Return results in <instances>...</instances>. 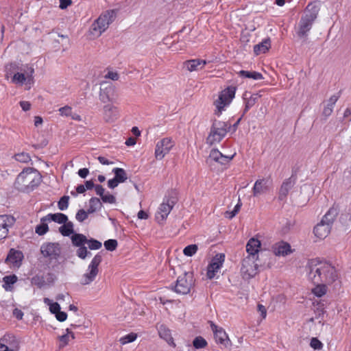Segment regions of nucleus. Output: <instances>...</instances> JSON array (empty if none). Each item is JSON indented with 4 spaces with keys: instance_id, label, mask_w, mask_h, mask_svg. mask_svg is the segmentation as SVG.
I'll return each mask as SVG.
<instances>
[{
    "instance_id": "obj_61",
    "label": "nucleus",
    "mask_w": 351,
    "mask_h": 351,
    "mask_svg": "<svg viewBox=\"0 0 351 351\" xmlns=\"http://www.w3.org/2000/svg\"><path fill=\"white\" fill-rule=\"evenodd\" d=\"M71 0H60V8L62 10L66 9L69 5H71Z\"/></svg>"
},
{
    "instance_id": "obj_12",
    "label": "nucleus",
    "mask_w": 351,
    "mask_h": 351,
    "mask_svg": "<svg viewBox=\"0 0 351 351\" xmlns=\"http://www.w3.org/2000/svg\"><path fill=\"white\" fill-rule=\"evenodd\" d=\"M40 252L45 258L57 259L61 254V247L58 243H44L40 246Z\"/></svg>"
},
{
    "instance_id": "obj_33",
    "label": "nucleus",
    "mask_w": 351,
    "mask_h": 351,
    "mask_svg": "<svg viewBox=\"0 0 351 351\" xmlns=\"http://www.w3.org/2000/svg\"><path fill=\"white\" fill-rule=\"evenodd\" d=\"M239 76L245 78H252L255 80H263V76L261 73L256 71H249L241 70L239 72Z\"/></svg>"
},
{
    "instance_id": "obj_53",
    "label": "nucleus",
    "mask_w": 351,
    "mask_h": 351,
    "mask_svg": "<svg viewBox=\"0 0 351 351\" xmlns=\"http://www.w3.org/2000/svg\"><path fill=\"white\" fill-rule=\"evenodd\" d=\"M58 111L60 112V114L61 116L70 117V115H71L72 108L69 106H65L59 108Z\"/></svg>"
},
{
    "instance_id": "obj_18",
    "label": "nucleus",
    "mask_w": 351,
    "mask_h": 351,
    "mask_svg": "<svg viewBox=\"0 0 351 351\" xmlns=\"http://www.w3.org/2000/svg\"><path fill=\"white\" fill-rule=\"evenodd\" d=\"M115 88L112 84H106V86L100 88L99 99L103 103L112 101L115 99Z\"/></svg>"
},
{
    "instance_id": "obj_13",
    "label": "nucleus",
    "mask_w": 351,
    "mask_h": 351,
    "mask_svg": "<svg viewBox=\"0 0 351 351\" xmlns=\"http://www.w3.org/2000/svg\"><path fill=\"white\" fill-rule=\"evenodd\" d=\"M225 255L223 254H218L212 258L207 267L206 276L208 278L213 279L215 276L216 273L222 267Z\"/></svg>"
},
{
    "instance_id": "obj_63",
    "label": "nucleus",
    "mask_w": 351,
    "mask_h": 351,
    "mask_svg": "<svg viewBox=\"0 0 351 351\" xmlns=\"http://www.w3.org/2000/svg\"><path fill=\"white\" fill-rule=\"evenodd\" d=\"M88 173H89V171H88V169L87 168L80 169L78 171V175L82 178H85L88 176Z\"/></svg>"
},
{
    "instance_id": "obj_57",
    "label": "nucleus",
    "mask_w": 351,
    "mask_h": 351,
    "mask_svg": "<svg viewBox=\"0 0 351 351\" xmlns=\"http://www.w3.org/2000/svg\"><path fill=\"white\" fill-rule=\"evenodd\" d=\"M86 191V188L84 185L80 184L76 187V192L71 191V195L75 197L77 196V193H84Z\"/></svg>"
},
{
    "instance_id": "obj_14",
    "label": "nucleus",
    "mask_w": 351,
    "mask_h": 351,
    "mask_svg": "<svg viewBox=\"0 0 351 351\" xmlns=\"http://www.w3.org/2000/svg\"><path fill=\"white\" fill-rule=\"evenodd\" d=\"M297 176L295 174H292L291 177L285 179L280 188L278 193V199L280 201H284L287 199V197L289 191L292 189L296 183Z\"/></svg>"
},
{
    "instance_id": "obj_25",
    "label": "nucleus",
    "mask_w": 351,
    "mask_h": 351,
    "mask_svg": "<svg viewBox=\"0 0 351 351\" xmlns=\"http://www.w3.org/2000/svg\"><path fill=\"white\" fill-rule=\"evenodd\" d=\"M206 64L205 60L199 59H193L186 60L184 62V67L188 71L192 72L202 69Z\"/></svg>"
},
{
    "instance_id": "obj_56",
    "label": "nucleus",
    "mask_w": 351,
    "mask_h": 351,
    "mask_svg": "<svg viewBox=\"0 0 351 351\" xmlns=\"http://www.w3.org/2000/svg\"><path fill=\"white\" fill-rule=\"evenodd\" d=\"M49 310L51 313L56 315L60 310V306L58 302H53L49 306Z\"/></svg>"
},
{
    "instance_id": "obj_62",
    "label": "nucleus",
    "mask_w": 351,
    "mask_h": 351,
    "mask_svg": "<svg viewBox=\"0 0 351 351\" xmlns=\"http://www.w3.org/2000/svg\"><path fill=\"white\" fill-rule=\"evenodd\" d=\"M107 78L111 79L112 80H118L119 75L117 72L109 71L106 76Z\"/></svg>"
},
{
    "instance_id": "obj_15",
    "label": "nucleus",
    "mask_w": 351,
    "mask_h": 351,
    "mask_svg": "<svg viewBox=\"0 0 351 351\" xmlns=\"http://www.w3.org/2000/svg\"><path fill=\"white\" fill-rule=\"evenodd\" d=\"M14 222L15 219L11 215H0V240L7 237L9 228L12 227Z\"/></svg>"
},
{
    "instance_id": "obj_39",
    "label": "nucleus",
    "mask_w": 351,
    "mask_h": 351,
    "mask_svg": "<svg viewBox=\"0 0 351 351\" xmlns=\"http://www.w3.org/2000/svg\"><path fill=\"white\" fill-rule=\"evenodd\" d=\"M66 334L59 337V340L60 341L59 347L60 348L64 347L65 346H66L68 344L70 336H71V339H75L74 333L72 331H71L69 328H67L66 330Z\"/></svg>"
},
{
    "instance_id": "obj_3",
    "label": "nucleus",
    "mask_w": 351,
    "mask_h": 351,
    "mask_svg": "<svg viewBox=\"0 0 351 351\" xmlns=\"http://www.w3.org/2000/svg\"><path fill=\"white\" fill-rule=\"evenodd\" d=\"M319 11V5L316 3H310L306 6L304 14L299 23L298 36L304 37L312 27L313 22L317 17Z\"/></svg>"
},
{
    "instance_id": "obj_46",
    "label": "nucleus",
    "mask_w": 351,
    "mask_h": 351,
    "mask_svg": "<svg viewBox=\"0 0 351 351\" xmlns=\"http://www.w3.org/2000/svg\"><path fill=\"white\" fill-rule=\"evenodd\" d=\"M86 244L88 245V248L91 250H99L102 246V244L100 241L93 238L88 239Z\"/></svg>"
},
{
    "instance_id": "obj_40",
    "label": "nucleus",
    "mask_w": 351,
    "mask_h": 351,
    "mask_svg": "<svg viewBox=\"0 0 351 351\" xmlns=\"http://www.w3.org/2000/svg\"><path fill=\"white\" fill-rule=\"evenodd\" d=\"M31 283L38 288H42L46 285L44 276L36 275L31 279Z\"/></svg>"
},
{
    "instance_id": "obj_17",
    "label": "nucleus",
    "mask_w": 351,
    "mask_h": 351,
    "mask_svg": "<svg viewBox=\"0 0 351 351\" xmlns=\"http://www.w3.org/2000/svg\"><path fill=\"white\" fill-rule=\"evenodd\" d=\"M261 97L259 93H252L251 92L245 91L243 95V99L245 104V108L242 114V117L255 105L258 99Z\"/></svg>"
},
{
    "instance_id": "obj_52",
    "label": "nucleus",
    "mask_w": 351,
    "mask_h": 351,
    "mask_svg": "<svg viewBox=\"0 0 351 351\" xmlns=\"http://www.w3.org/2000/svg\"><path fill=\"white\" fill-rule=\"evenodd\" d=\"M101 200L104 203L114 204L116 202V198L113 195L111 194H103L101 197Z\"/></svg>"
},
{
    "instance_id": "obj_60",
    "label": "nucleus",
    "mask_w": 351,
    "mask_h": 351,
    "mask_svg": "<svg viewBox=\"0 0 351 351\" xmlns=\"http://www.w3.org/2000/svg\"><path fill=\"white\" fill-rule=\"evenodd\" d=\"M94 188H95L96 194L97 195L101 197L103 195V194L104 193V191H105L104 188L101 185H100V184L95 185Z\"/></svg>"
},
{
    "instance_id": "obj_54",
    "label": "nucleus",
    "mask_w": 351,
    "mask_h": 351,
    "mask_svg": "<svg viewBox=\"0 0 351 351\" xmlns=\"http://www.w3.org/2000/svg\"><path fill=\"white\" fill-rule=\"evenodd\" d=\"M310 346L315 350H319L322 348V342L315 337L311 339Z\"/></svg>"
},
{
    "instance_id": "obj_2",
    "label": "nucleus",
    "mask_w": 351,
    "mask_h": 351,
    "mask_svg": "<svg viewBox=\"0 0 351 351\" xmlns=\"http://www.w3.org/2000/svg\"><path fill=\"white\" fill-rule=\"evenodd\" d=\"M41 181L42 177L37 170L27 168L16 177L14 187L20 191L29 193L37 188Z\"/></svg>"
},
{
    "instance_id": "obj_27",
    "label": "nucleus",
    "mask_w": 351,
    "mask_h": 351,
    "mask_svg": "<svg viewBox=\"0 0 351 351\" xmlns=\"http://www.w3.org/2000/svg\"><path fill=\"white\" fill-rule=\"evenodd\" d=\"M158 334L160 337L165 339L169 345H172L173 347L176 346L173 337H171V331L166 326L162 324L159 326Z\"/></svg>"
},
{
    "instance_id": "obj_28",
    "label": "nucleus",
    "mask_w": 351,
    "mask_h": 351,
    "mask_svg": "<svg viewBox=\"0 0 351 351\" xmlns=\"http://www.w3.org/2000/svg\"><path fill=\"white\" fill-rule=\"evenodd\" d=\"M44 220H48L49 221H54L59 224H63L68 221V217L63 213H50L45 216V219Z\"/></svg>"
},
{
    "instance_id": "obj_20",
    "label": "nucleus",
    "mask_w": 351,
    "mask_h": 351,
    "mask_svg": "<svg viewBox=\"0 0 351 351\" xmlns=\"http://www.w3.org/2000/svg\"><path fill=\"white\" fill-rule=\"evenodd\" d=\"M267 182V180L265 178L257 180L252 189L253 196L258 197L269 191Z\"/></svg>"
},
{
    "instance_id": "obj_35",
    "label": "nucleus",
    "mask_w": 351,
    "mask_h": 351,
    "mask_svg": "<svg viewBox=\"0 0 351 351\" xmlns=\"http://www.w3.org/2000/svg\"><path fill=\"white\" fill-rule=\"evenodd\" d=\"M45 219V216L40 219V223L37 225L35 228V232L38 235H44L49 230V227L47 225L48 220H44Z\"/></svg>"
},
{
    "instance_id": "obj_48",
    "label": "nucleus",
    "mask_w": 351,
    "mask_h": 351,
    "mask_svg": "<svg viewBox=\"0 0 351 351\" xmlns=\"http://www.w3.org/2000/svg\"><path fill=\"white\" fill-rule=\"evenodd\" d=\"M136 334L131 332L123 337L119 340L120 343L123 345L134 341L136 339Z\"/></svg>"
},
{
    "instance_id": "obj_37",
    "label": "nucleus",
    "mask_w": 351,
    "mask_h": 351,
    "mask_svg": "<svg viewBox=\"0 0 351 351\" xmlns=\"http://www.w3.org/2000/svg\"><path fill=\"white\" fill-rule=\"evenodd\" d=\"M316 285V287L312 289V292L314 295L317 297H322L325 295L327 292V285L328 284L322 283H314Z\"/></svg>"
},
{
    "instance_id": "obj_50",
    "label": "nucleus",
    "mask_w": 351,
    "mask_h": 351,
    "mask_svg": "<svg viewBox=\"0 0 351 351\" xmlns=\"http://www.w3.org/2000/svg\"><path fill=\"white\" fill-rule=\"evenodd\" d=\"M14 158L17 161L24 163L28 162L30 160V156L25 152L15 154Z\"/></svg>"
},
{
    "instance_id": "obj_5",
    "label": "nucleus",
    "mask_w": 351,
    "mask_h": 351,
    "mask_svg": "<svg viewBox=\"0 0 351 351\" xmlns=\"http://www.w3.org/2000/svg\"><path fill=\"white\" fill-rule=\"evenodd\" d=\"M231 128L228 123L215 120L210 128V132L207 138V143L213 144L220 142L226 135Z\"/></svg>"
},
{
    "instance_id": "obj_42",
    "label": "nucleus",
    "mask_w": 351,
    "mask_h": 351,
    "mask_svg": "<svg viewBox=\"0 0 351 351\" xmlns=\"http://www.w3.org/2000/svg\"><path fill=\"white\" fill-rule=\"evenodd\" d=\"M193 345L196 349L204 348L207 346L206 341L201 336L197 337L193 341Z\"/></svg>"
},
{
    "instance_id": "obj_43",
    "label": "nucleus",
    "mask_w": 351,
    "mask_h": 351,
    "mask_svg": "<svg viewBox=\"0 0 351 351\" xmlns=\"http://www.w3.org/2000/svg\"><path fill=\"white\" fill-rule=\"evenodd\" d=\"M21 253L18 251H13L11 250L10 253L8 254L6 261H8L12 263H15L18 261V260L21 259Z\"/></svg>"
},
{
    "instance_id": "obj_9",
    "label": "nucleus",
    "mask_w": 351,
    "mask_h": 351,
    "mask_svg": "<svg viewBox=\"0 0 351 351\" xmlns=\"http://www.w3.org/2000/svg\"><path fill=\"white\" fill-rule=\"evenodd\" d=\"M236 87L230 86L221 93L218 99L215 101V105L217 108V111L215 112L216 114L219 116L224 108L230 104L234 97Z\"/></svg>"
},
{
    "instance_id": "obj_19",
    "label": "nucleus",
    "mask_w": 351,
    "mask_h": 351,
    "mask_svg": "<svg viewBox=\"0 0 351 351\" xmlns=\"http://www.w3.org/2000/svg\"><path fill=\"white\" fill-rule=\"evenodd\" d=\"M232 158L233 156H228L222 154L217 149H212L210 152L207 162H208L210 160H214L221 165H226L232 159Z\"/></svg>"
},
{
    "instance_id": "obj_49",
    "label": "nucleus",
    "mask_w": 351,
    "mask_h": 351,
    "mask_svg": "<svg viewBox=\"0 0 351 351\" xmlns=\"http://www.w3.org/2000/svg\"><path fill=\"white\" fill-rule=\"evenodd\" d=\"M88 214H90L88 210L86 211L84 209H80L76 213L75 218L79 222H83L88 218Z\"/></svg>"
},
{
    "instance_id": "obj_24",
    "label": "nucleus",
    "mask_w": 351,
    "mask_h": 351,
    "mask_svg": "<svg viewBox=\"0 0 351 351\" xmlns=\"http://www.w3.org/2000/svg\"><path fill=\"white\" fill-rule=\"evenodd\" d=\"M338 214H339V209H338L337 206L334 205L324 215V217H322L321 221L325 223L328 224V226L332 227Z\"/></svg>"
},
{
    "instance_id": "obj_45",
    "label": "nucleus",
    "mask_w": 351,
    "mask_h": 351,
    "mask_svg": "<svg viewBox=\"0 0 351 351\" xmlns=\"http://www.w3.org/2000/svg\"><path fill=\"white\" fill-rule=\"evenodd\" d=\"M69 197L67 195L62 196L58 202V207L60 210L67 209L69 206Z\"/></svg>"
},
{
    "instance_id": "obj_58",
    "label": "nucleus",
    "mask_w": 351,
    "mask_h": 351,
    "mask_svg": "<svg viewBox=\"0 0 351 351\" xmlns=\"http://www.w3.org/2000/svg\"><path fill=\"white\" fill-rule=\"evenodd\" d=\"M56 319L60 322H64L67 318V314L60 310L56 314Z\"/></svg>"
},
{
    "instance_id": "obj_30",
    "label": "nucleus",
    "mask_w": 351,
    "mask_h": 351,
    "mask_svg": "<svg viewBox=\"0 0 351 351\" xmlns=\"http://www.w3.org/2000/svg\"><path fill=\"white\" fill-rule=\"evenodd\" d=\"M271 47L270 38H265L261 43L254 45V52L256 55L266 53Z\"/></svg>"
},
{
    "instance_id": "obj_7",
    "label": "nucleus",
    "mask_w": 351,
    "mask_h": 351,
    "mask_svg": "<svg viewBox=\"0 0 351 351\" xmlns=\"http://www.w3.org/2000/svg\"><path fill=\"white\" fill-rule=\"evenodd\" d=\"M102 261V256L97 253L90 263L87 271L84 274L80 279V284L82 285H90L93 282L99 273V265Z\"/></svg>"
},
{
    "instance_id": "obj_4",
    "label": "nucleus",
    "mask_w": 351,
    "mask_h": 351,
    "mask_svg": "<svg viewBox=\"0 0 351 351\" xmlns=\"http://www.w3.org/2000/svg\"><path fill=\"white\" fill-rule=\"evenodd\" d=\"M117 12L114 10H107L94 21L91 25L89 32L93 38H97L116 19Z\"/></svg>"
},
{
    "instance_id": "obj_55",
    "label": "nucleus",
    "mask_w": 351,
    "mask_h": 351,
    "mask_svg": "<svg viewBox=\"0 0 351 351\" xmlns=\"http://www.w3.org/2000/svg\"><path fill=\"white\" fill-rule=\"evenodd\" d=\"M44 277L46 285H52L56 280V276L53 273H47Z\"/></svg>"
},
{
    "instance_id": "obj_44",
    "label": "nucleus",
    "mask_w": 351,
    "mask_h": 351,
    "mask_svg": "<svg viewBox=\"0 0 351 351\" xmlns=\"http://www.w3.org/2000/svg\"><path fill=\"white\" fill-rule=\"evenodd\" d=\"M198 247L195 244H191L185 247L183 250V253L185 256H192L197 251Z\"/></svg>"
},
{
    "instance_id": "obj_6",
    "label": "nucleus",
    "mask_w": 351,
    "mask_h": 351,
    "mask_svg": "<svg viewBox=\"0 0 351 351\" xmlns=\"http://www.w3.org/2000/svg\"><path fill=\"white\" fill-rule=\"evenodd\" d=\"M194 284L193 273L184 272L182 276H178L175 286L172 287V290L178 294L186 295L190 293Z\"/></svg>"
},
{
    "instance_id": "obj_10",
    "label": "nucleus",
    "mask_w": 351,
    "mask_h": 351,
    "mask_svg": "<svg viewBox=\"0 0 351 351\" xmlns=\"http://www.w3.org/2000/svg\"><path fill=\"white\" fill-rule=\"evenodd\" d=\"M256 259L252 256H246L243 259L241 273L243 279H250L257 274L258 265L255 263Z\"/></svg>"
},
{
    "instance_id": "obj_51",
    "label": "nucleus",
    "mask_w": 351,
    "mask_h": 351,
    "mask_svg": "<svg viewBox=\"0 0 351 351\" xmlns=\"http://www.w3.org/2000/svg\"><path fill=\"white\" fill-rule=\"evenodd\" d=\"M26 80V77L23 73H16L14 75L12 81L14 83L23 84Z\"/></svg>"
},
{
    "instance_id": "obj_1",
    "label": "nucleus",
    "mask_w": 351,
    "mask_h": 351,
    "mask_svg": "<svg viewBox=\"0 0 351 351\" xmlns=\"http://www.w3.org/2000/svg\"><path fill=\"white\" fill-rule=\"evenodd\" d=\"M307 268L308 278L313 283L332 285L338 282L337 271L328 261L312 259L308 261Z\"/></svg>"
},
{
    "instance_id": "obj_59",
    "label": "nucleus",
    "mask_w": 351,
    "mask_h": 351,
    "mask_svg": "<svg viewBox=\"0 0 351 351\" xmlns=\"http://www.w3.org/2000/svg\"><path fill=\"white\" fill-rule=\"evenodd\" d=\"M13 315L14 317H16L18 320H21L23 317V313L21 309H19L17 308H15L13 310Z\"/></svg>"
},
{
    "instance_id": "obj_8",
    "label": "nucleus",
    "mask_w": 351,
    "mask_h": 351,
    "mask_svg": "<svg viewBox=\"0 0 351 351\" xmlns=\"http://www.w3.org/2000/svg\"><path fill=\"white\" fill-rule=\"evenodd\" d=\"M174 195L175 193L171 192V195L165 196L162 203L160 205L158 210L156 214V219L158 223H161L167 219L173 207L176 204L177 199Z\"/></svg>"
},
{
    "instance_id": "obj_26",
    "label": "nucleus",
    "mask_w": 351,
    "mask_h": 351,
    "mask_svg": "<svg viewBox=\"0 0 351 351\" xmlns=\"http://www.w3.org/2000/svg\"><path fill=\"white\" fill-rule=\"evenodd\" d=\"M214 337L217 343L223 345L226 348L230 349L232 343L225 330L223 329L219 330L215 332Z\"/></svg>"
},
{
    "instance_id": "obj_47",
    "label": "nucleus",
    "mask_w": 351,
    "mask_h": 351,
    "mask_svg": "<svg viewBox=\"0 0 351 351\" xmlns=\"http://www.w3.org/2000/svg\"><path fill=\"white\" fill-rule=\"evenodd\" d=\"M105 248L108 251H114L118 245L117 241L115 239H108L104 243Z\"/></svg>"
},
{
    "instance_id": "obj_16",
    "label": "nucleus",
    "mask_w": 351,
    "mask_h": 351,
    "mask_svg": "<svg viewBox=\"0 0 351 351\" xmlns=\"http://www.w3.org/2000/svg\"><path fill=\"white\" fill-rule=\"evenodd\" d=\"M271 250L277 256H285L292 252L290 244L283 241L274 243Z\"/></svg>"
},
{
    "instance_id": "obj_41",
    "label": "nucleus",
    "mask_w": 351,
    "mask_h": 351,
    "mask_svg": "<svg viewBox=\"0 0 351 351\" xmlns=\"http://www.w3.org/2000/svg\"><path fill=\"white\" fill-rule=\"evenodd\" d=\"M76 255L81 259H85L87 256H90L91 255L90 252H89L87 247L84 245L81 247H78V249L76 250Z\"/></svg>"
},
{
    "instance_id": "obj_22",
    "label": "nucleus",
    "mask_w": 351,
    "mask_h": 351,
    "mask_svg": "<svg viewBox=\"0 0 351 351\" xmlns=\"http://www.w3.org/2000/svg\"><path fill=\"white\" fill-rule=\"evenodd\" d=\"M332 227L328 224L320 221L314 228L313 232L319 239H325L330 232Z\"/></svg>"
},
{
    "instance_id": "obj_36",
    "label": "nucleus",
    "mask_w": 351,
    "mask_h": 351,
    "mask_svg": "<svg viewBox=\"0 0 351 351\" xmlns=\"http://www.w3.org/2000/svg\"><path fill=\"white\" fill-rule=\"evenodd\" d=\"M101 206L102 204L99 198L91 197L89 200V207L88 208V213H93L100 209Z\"/></svg>"
},
{
    "instance_id": "obj_31",
    "label": "nucleus",
    "mask_w": 351,
    "mask_h": 351,
    "mask_svg": "<svg viewBox=\"0 0 351 351\" xmlns=\"http://www.w3.org/2000/svg\"><path fill=\"white\" fill-rule=\"evenodd\" d=\"M71 239L73 245L77 247L84 246L88 241L86 237L80 233H74Z\"/></svg>"
},
{
    "instance_id": "obj_32",
    "label": "nucleus",
    "mask_w": 351,
    "mask_h": 351,
    "mask_svg": "<svg viewBox=\"0 0 351 351\" xmlns=\"http://www.w3.org/2000/svg\"><path fill=\"white\" fill-rule=\"evenodd\" d=\"M112 172L114 174V178L117 181L119 184L123 183L127 180V173L123 169L116 167L112 169Z\"/></svg>"
},
{
    "instance_id": "obj_38",
    "label": "nucleus",
    "mask_w": 351,
    "mask_h": 351,
    "mask_svg": "<svg viewBox=\"0 0 351 351\" xmlns=\"http://www.w3.org/2000/svg\"><path fill=\"white\" fill-rule=\"evenodd\" d=\"M16 281L17 277L15 275L6 276L3 278V287L5 291H10L12 289L11 286L14 285Z\"/></svg>"
},
{
    "instance_id": "obj_23",
    "label": "nucleus",
    "mask_w": 351,
    "mask_h": 351,
    "mask_svg": "<svg viewBox=\"0 0 351 351\" xmlns=\"http://www.w3.org/2000/svg\"><path fill=\"white\" fill-rule=\"evenodd\" d=\"M119 117L118 108L112 105H106L104 107V119L106 122H112Z\"/></svg>"
},
{
    "instance_id": "obj_11",
    "label": "nucleus",
    "mask_w": 351,
    "mask_h": 351,
    "mask_svg": "<svg viewBox=\"0 0 351 351\" xmlns=\"http://www.w3.org/2000/svg\"><path fill=\"white\" fill-rule=\"evenodd\" d=\"M175 142L171 137H165L156 143L154 155L157 160H162L174 147Z\"/></svg>"
},
{
    "instance_id": "obj_29",
    "label": "nucleus",
    "mask_w": 351,
    "mask_h": 351,
    "mask_svg": "<svg viewBox=\"0 0 351 351\" xmlns=\"http://www.w3.org/2000/svg\"><path fill=\"white\" fill-rule=\"evenodd\" d=\"M339 95H332L329 99L327 101V104L324 106V110H323V115L325 116L326 117H329L332 112V110H333V107L335 106V104H336V102L337 101V100L339 99Z\"/></svg>"
},
{
    "instance_id": "obj_21",
    "label": "nucleus",
    "mask_w": 351,
    "mask_h": 351,
    "mask_svg": "<svg viewBox=\"0 0 351 351\" xmlns=\"http://www.w3.org/2000/svg\"><path fill=\"white\" fill-rule=\"evenodd\" d=\"M261 248V242L257 239H250L246 245V251L248 253L247 256H252L253 258H257V253Z\"/></svg>"
},
{
    "instance_id": "obj_64",
    "label": "nucleus",
    "mask_w": 351,
    "mask_h": 351,
    "mask_svg": "<svg viewBox=\"0 0 351 351\" xmlns=\"http://www.w3.org/2000/svg\"><path fill=\"white\" fill-rule=\"evenodd\" d=\"M20 106L24 111H27L30 109L31 104L28 101H23L20 102Z\"/></svg>"
},
{
    "instance_id": "obj_34",
    "label": "nucleus",
    "mask_w": 351,
    "mask_h": 351,
    "mask_svg": "<svg viewBox=\"0 0 351 351\" xmlns=\"http://www.w3.org/2000/svg\"><path fill=\"white\" fill-rule=\"evenodd\" d=\"M59 231L64 237H69L71 234H73V222L67 221L66 223H64L63 225L59 228Z\"/></svg>"
}]
</instances>
